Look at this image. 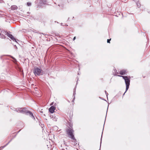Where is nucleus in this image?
Instances as JSON below:
<instances>
[{"mask_svg": "<svg viewBox=\"0 0 150 150\" xmlns=\"http://www.w3.org/2000/svg\"><path fill=\"white\" fill-rule=\"evenodd\" d=\"M27 5L28 6H30L31 5V3H30V2H28L27 3Z\"/></svg>", "mask_w": 150, "mask_h": 150, "instance_id": "4468645a", "label": "nucleus"}, {"mask_svg": "<svg viewBox=\"0 0 150 150\" xmlns=\"http://www.w3.org/2000/svg\"><path fill=\"white\" fill-rule=\"evenodd\" d=\"M1 38H5V36L3 34H2L1 35Z\"/></svg>", "mask_w": 150, "mask_h": 150, "instance_id": "9b49d317", "label": "nucleus"}, {"mask_svg": "<svg viewBox=\"0 0 150 150\" xmlns=\"http://www.w3.org/2000/svg\"><path fill=\"white\" fill-rule=\"evenodd\" d=\"M57 118H55L54 119H53V120L54 121H57Z\"/></svg>", "mask_w": 150, "mask_h": 150, "instance_id": "a211bd4d", "label": "nucleus"}, {"mask_svg": "<svg viewBox=\"0 0 150 150\" xmlns=\"http://www.w3.org/2000/svg\"><path fill=\"white\" fill-rule=\"evenodd\" d=\"M12 139H11V140L10 141H9L8 143H7L6 145H5V146H3V148H4V147H5L11 141Z\"/></svg>", "mask_w": 150, "mask_h": 150, "instance_id": "ddd939ff", "label": "nucleus"}, {"mask_svg": "<svg viewBox=\"0 0 150 150\" xmlns=\"http://www.w3.org/2000/svg\"><path fill=\"white\" fill-rule=\"evenodd\" d=\"M53 104V102H52V103H51V104L50 105H52Z\"/></svg>", "mask_w": 150, "mask_h": 150, "instance_id": "4be33fe9", "label": "nucleus"}, {"mask_svg": "<svg viewBox=\"0 0 150 150\" xmlns=\"http://www.w3.org/2000/svg\"><path fill=\"white\" fill-rule=\"evenodd\" d=\"M66 132L67 134H68L69 137V138L74 140H76L73 134L74 131L71 128H69L67 129Z\"/></svg>", "mask_w": 150, "mask_h": 150, "instance_id": "7ed1b4c3", "label": "nucleus"}, {"mask_svg": "<svg viewBox=\"0 0 150 150\" xmlns=\"http://www.w3.org/2000/svg\"><path fill=\"white\" fill-rule=\"evenodd\" d=\"M105 94H106V95L107 97H108V93H106Z\"/></svg>", "mask_w": 150, "mask_h": 150, "instance_id": "6ab92c4d", "label": "nucleus"}, {"mask_svg": "<svg viewBox=\"0 0 150 150\" xmlns=\"http://www.w3.org/2000/svg\"><path fill=\"white\" fill-rule=\"evenodd\" d=\"M5 34L8 37L10 38L13 41H15L16 42V39L14 38L13 36V35H12L9 33L8 32H5Z\"/></svg>", "mask_w": 150, "mask_h": 150, "instance_id": "39448f33", "label": "nucleus"}, {"mask_svg": "<svg viewBox=\"0 0 150 150\" xmlns=\"http://www.w3.org/2000/svg\"><path fill=\"white\" fill-rule=\"evenodd\" d=\"M118 76L122 77L125 81V83L126 85V90L123 95V96H124L129 88V85L130 84V76L128 77L127 76H123L118 75Z\"/></svg>", "mask_w": 150, "mask_h": 150, "instance_id": "f03ea898", "label": "nucleus"}, {"mask_svg": "<svg viewBox=\"0 0 150 150\" xmlns=\"http://www.w3.org/2000/svg\"><path fill=\"white\" fill-rule=\"evenodd\" d=\"M127 73V70H122L120 71V75H123Z\"/></svg>", "mask_w": 150, "mask_h": 150, "instance_id": "0eeeda50", "label": "nucleus"}, {"mask_svg": "<svg viewBox=\"0 0 150 150\" xmlns=\"http://www.w3.org/2000/svg\"><path fill=\"white\" fill-rule=\"evenodd\" d=\"M33 72L34 75L36 76L42 75L43 73V71L40 68L38 67L34 68Z\"/></svg>", "mask_w": 150, "mask_h": 150, "instance_id": "20e7f679", "label": "nucleus"}, {"mask_svg": "<svg viewBox=\"0 0 150 150\" xmlns=\"http://www.w3.org/2000/svg\"><path fill=\"white\" fill-rule=\"evenodd\" d=\"M11 57L13 59H15V58L14 57H13L12 56H11Z\"/></svg>", "mask_w": 150, "mask_h": 150, "instance_id": "f3484780", "label": "nucleus"}, {"mask_svg": "<svg viewBox=\"0 0 150 150\" xmlns=\"http://www.w3.org/2000/svg\"><path fill=\"white\" fill-rule=\"evenodd\" d=\"M105 93H107V92H106V91H105Z\"/></svg>", "mask_w": 150, "mask_h": 150, "instance_id": "b1692460", "label": "nucleus"}, {"mask_svg": "<svg viewBox=\"0 0 150 150\" xmlns=\"http://www.w3.org/2000/svg\"><path fill=\"white\" fill-rule=\"evenodd\" d=\"M55 109V108L53 106H52L50 108L49 111L51 113H53Z\"/></svg>", "mask_w": 150, "mask_h": 150, "instance_id": "423d86ee", "label": "nucleus"}, {"mask_svg": "<svg viewBox=\"0 0 150 150\" xmlns=\"http://www.w3.org/2000/svg\"><path fill=\"white\" fill-rule=\"evenodd\" d=\"M137 5L138 8L140 7L141 6V4L139 2H137Z\"/></svg>", "mask_w": 150, "mask_h": 150, "instance_id": "9d476101", "label": "nucleus"}, {"mask_svg": "<svg viewBox=\"0 0 150 150\" xmlns=\"http://www.w3.org/2000/svg\"><path fill=\"white\" fill-rule=\"evenodd\" d=\"M17 7L15 5L12 6H11V8L12 10H14L17 8Z\"/></svg>", "mask_w": 150, "mask_h": 150, "instance_id": "1a4fd4ad", "label": "nucleus"}, {"mask_svg": "<svg viewBox=\"0 0 150 150\" xmlns=\"http://www.w3.org/2000/svg\"><path fill=\"white\" fill-rule=\"evenodd\" d=\"M14 46L16 47V49H17V47L16 46V45H15Z\"/></svg>", "mask_w": 150, "mask_h": 150, "instance_id": "5701e85b", "label": "nucleus"}, {"mask_svg": "<svg viewBox=\"0 0 150 150\" xmlns=\"http://www.w3.org/2000/svg\"><path fill=\"white\" fill-rule=\"evenodd\" d=\"M113 73L114 75H116L118 76L117 75V74H118V73L117 72V70L116 69H113Z\"/></svg>", "mask_w": 150, "mask_h": 150, "instance_id": "6e6552de", "label": "nucleus"}, {"mask_svg": "<svg viewBox=\"0 0 150 150\" xmlns=\"http://www.w3.org/2000/svg\"><path fill=\"white\" fill-rule=\"evenodd\" d=\"M76 39V37H74L73 38V40H74Z\"/></svg>", "mask_w": 150, "mask_h": 150, "instance_id": "aec40b11", "label": "nucleus"}, {"mask_svg": "<svg viewBox=\"0 0 150 150\" xmlns=\"http://www.w3.org/2000/svg\"><path fill=\"white\" fill-rule=\"evenodd\" d=\"M75 91H74V92L73 95V96H74V98H75Z\"/></svg>", "mask_w": 150, "mask_h": 150, "instance_id": "dca6fc26", "label": "nucleus"}, {"mask_svg": "<svg viewBox=\"0 0 150 150\" xmlns=\"http://www.w3.org/2000/svg\"><path fill=\"white\" fill-rule=\"evenodd\" d=\"M16 110L17 112L25 114L27 115H29L30 117L33 118L34 119H35V118L34 117L33 113L27 110L26 108H18L16 109Z\"/></svg>", "mask_w": 150, "mask_h": 150, "instance_id": "f257e3e1", "label": "nucleus"}, {"mask_svg": "<svg viewBox=\"0 0 150 150\" xmlns=\"http://www.w3.org/2000/svg\"><path fill=\"white\" fill-rule=\"evenodd\" d=\"M45 0H40V2H43V4H46V2L45 1H44Z\"/></svg>", "mask_w": 150, "mask_h": 150, "instance_id": "f8f14e48", "label": "nucleus"}, {"mask_svg": "<svg viewBox=\"0 0 150 150\" xmlns=\"http://www.w3.org/2000/svg\"><path fill=\"white\" fill-rule=\"evenodd\" d=\"M111 39H108L107 42L108 43H110V41L111 40Z\"/></svg>", "mask_w": 150, "mask_h": 150, "instance_id": "2eb2a0df", "label": "nucleus"}, {"mask_svg": "<svg viewBox=\"0 0 150 150\" xmlns=\"http://www.w3.org/2000/svg\"><path fill=\"white\" fill-rule=\"evenodd\" d=\"M77 81H78V80H77V83H76V84L77 83Z\"/></svg>", "mask_w": 150, "mask_h": 150, "instance_id": "a878e982", "label": "nucleus"}, {"mask_svg": "<svg viewBox=\"0 0 150 150\" xmlns=\"http://www.w3.org/2000/svg\"><path fill=\"white\" fill-rule=\"evenodd\" d=\"M13 60H14L15 62H17V60L16 59H13Z\"/></svg>", "mask_w": 150, "mask_h": 150, "instance_id": "412c9836", "label": "nucleus"}, {"mask_svg": "<svg viewBox=\"0 0 150 150\" xmlns=\"http://www.w3.org/2000/svg\"><path fill=\"white\" fill-rule=\"evenodd\" d=\"M101 143V141L100 142V144Z\"/></svg>", "mask_w": 150, "mask_h": 150, "instance_id": "393cba45", "label": "nucleus"}, {"mask_svg": "<svg viewBox=\"0 0 150 150\" xmlns=\"http://www.w3.org/2000/svg\"><path fill=\"white\" fill-rule=\"evenodd\" d=\"M61 25H62V23H61Z\"/></svg>", "mask_w": 150, "mask_h": 150, "instance_id": "bb28decb", "label": "nucleus"}]
</instances>
